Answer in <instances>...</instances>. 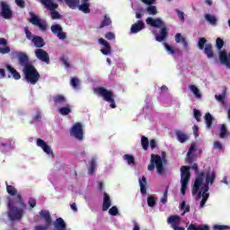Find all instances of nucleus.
<instances>
[{
  "mask_svg": "<svg viewBox=\"0 0 230 230\" xmlns=\"http://www.w3.org/2000/svg\"><path fill=\"white\" fill-rule=\"evenodd\" d=\"M146 24L148 26H152L153 28H160V33L155 36V40L157 42H163L164 40H166L168 39V27L166 26V23L163 22L162 19L156 18L154 19L152 17H147L146 19Z\"/></svg>",
  "mask_w": 230,
  "mask_h": 230,
  "instance_id": "f257e3e1",
  "label": "nucleus"
},
{
  "mask_svg": "<svg viewBox=\"0 0 230 230\" xmlns=\"http://www.w3.org/2000/svg\"><path fill=\"white\" fill-rule=\"evenodd\" d=\"M7 217L12 222L15 220H21L24 217V209L19 208L13 204L12 198H7Z\"/></svg>",
  "mask_w": 230,
  "mask_h": 230,
  "instance_id": "f03ea898",
  "label": "nucleus"
},
{
  "mask_svg": "<svg viewBox=\"0 0 230 230\" xmlns=\"http://www.w3.org/2000/svg\"><path fill=\"white\" fill-rule=\"evenodd\" d=\"M22 73L25 76V80L32 85H35V84L40 80V74H39V71L33 64L26 65L22 69Z\"/></svg>",
  "mask_w": 230,
  "mask_h": 230,
  "instance_id": "7ed1b4c3",
  "label": "nucleus"
},
{
  "mask_svg": "<svg viewBox=\"0 0 230 230\" xmlns=\"http://www.w3.org/2000/svg\"><path fill=\"white\" fill-rule=\"evenodd\" d=\"M191 167L182 165L180 169L181 172V195H186V190H188V183L190 182V178L191 177V173L190 172Z\"/></svg>",
  "mask_w": 230,
  "mask_h": 230,
  "instance_id": "20e7f679",
  "label": "nucleus"
},
{
  "mask_svg": "<svg viewBox=\"0 0 230 230\" xmlns=\"http://www.w3.org/2000/svg\"><path fill=\"white\" fill-rule=\"evenodd\" d=\"M191 170H194L196 173V180L194 181V185L192 188V195H197L199 193V190H200V186H202V182H204V177H206V172H199V164H193L191 165Z\"/></svg>",
  "mask_w": 230,
  "mask_h": 230,
  "instance_id": "39448f33",
  "label": "nucleus"
},
{
  "mask_svg": "<svg viewBox=\"0 0 230 230\" xmlns=\"http://www.w3.org/2000/svg\"><path fill=\"white\" fill-rule=\"evenodd\" d=\"M94 93H97L99 96H102L104 102H108V103H110L111 109H116V101H114L112 91H109L104 87H97L94 89Z\"/></svg>",
  "mask_w": 230,
  "mask_h": 230,
  "instance_id": "423d86ee",
  "label": "nucleus"
},
{
  "mask_svg": "<svg viewBox=\"0 0 230 230\" xmlns=\"http://www.w3.org/2000/svg\"><path fill=\"white\" fill-rule=\"evenodd\" d=\"M155 166L158 173H163V172H164L161 156L159 155H151L150 164L147 166V170L152 172L155 169Z\"/></svg>",
  "mask_w": 230,
  "mask_h": 230,
  "instance_id": "0eeeda50",
  "label": "nucleus"
},
{
  "mask_svg": "<svg viewBox=\"0 0 230 230\" xmlns=\"http://www.w3.org/2000/svg\"><path fill=\"white\" fill-rule=\"evenodd\" d=\"M208 40H206V38H199L198 42V48L199 49L204 50V53L208 57V58H213V57H215V53L213 52V45L211 43L206 44Z\"/></svg>",
  "mask_w": 230,
  "mask_h": 230,
  "instance_id": "6e6552de",
  "label": "nucleus"
},
{
  "mask_svg": "<svg viewBox=\"0 0 230 230\" xmlns=\"http://www.w3.org/2000/svg\"><path fill=\"white\" fill-rule=\"evenodd\" d=\"M40 2L47 10H50L52 19H60V13L56 11L58 8V4H55L53 0H40Z\"/></svg>",
  "mask_w": 230,
  "mask_h": 230,
  "instance_id": "1a4fd4ad",
  "label": "nucleus"
},
{
  "mask_svg": "<svg viewBox=\"0 0 230 230\" xmlns=\"http://www.w3.org/2000/svg\"><path fill=\"white\" fill-rule=\"evenodd\" d=\"M6 186V191L11 197H15L17 199V203L20 204V206L22 208V209H26V203H24V199H22V196L19 193H17V189H15L12 185H8V181H5Z\"/></svg>",
  "mask_w": 230,
  "mask_h": 230,
  "instance_id": "9d476101",
  "label": "nucleus"
},
{
  "mask_svg": "<svg viewBox=\"0 0 230 230\" xmlns=\"http://www.w3.org/2000/svg\"><path fill=\"white\" fill-rule=\"evenodd\" d=\"M70 136L78 139V141L84 140V126L80 122H76L70 130Z\"/></svg>",
  "mask_w": 230,
  "mask_h": 230,
  "instance_id": "9b49d317",
  "label": "nucleus"
},
{
  "mask_svg": "<svg viewBox=\"0 0 230 230\" xmlns=\"http://www.w3.org/2000/svg\"><path fill=\"white\" fill-rule=\"evenodd\" d=\"M0 4H1V13H0L1 17L7 20L12 19L13 17V12H12V9H10V5H8V4H6L4 1H1Z\"/></svg>",
  "mask_w": 230,
  "mask_h": 230,
  "instance_id": "f8f14e48",
  "label": "nucleus"
},
{
  "mask_svg": "<svg viewBox=\"0 0 230 230\" xmlns=\"http://www.w3.org/2000/svg\"><path fill=\"white\" fill-rule=\"evenodd\" d=\"M50 30L52 33H54V35H57L58 39H59L60 40H66V39H67V34L64 32L62 25L53 24L51 25Z\"/></svg>",
  "mask_w": 230,
  "mask_h": 230,
  "instance_id": "ddd939ff",
  "label": "nucleus"
},
{
  "mask_svg": "<svg viewBox=\"0 0 230 230\" xmlns=\"http://www.w3.org/2000/svg\"><path fill=\"white\" fill-rule=\"evenodd\" d=\"M13 55L18 58L19 65L22 66V67H26L28 65L31 66V63H30V58L25 52H13Z\"/></svg>",
  "mask_w": 230,
  "mask_h": 230,
  "instance_id": "4468645a",
  "label": "nucleus"
},
{
  "mask_svg": "<svg viewBox=\"0 0 230 230\" xmlns=\"http://www.w3.org/2000/svg\"><path fill=\"white\" fill-rule=\"evenodd\" d=\"M35 57L41 60V62H45V64H49V54L46 52V50L42 49H38L35 50Z\"/></svg>",
  "mask_w": 230,
  "mask_h": 230,
  "instance_id": "2eb2a0df",
  "label": "nucleus"
},
{
  "mask_svg": "<svg viewBox=\"0 0 230 230\" xmlns=\"http://www.w3.org/2000/svg\"><path fill=\"white\" fill-rule=\"evenodd\" d=\"M99 44L104 46L105 48L101 49V53H102V55L107 56L112 53V47H111V44L107 42V40H105L103 38L99 39Z\"/></svg>",
  "mask_w": 230,
  "mask_h": 230,
  "instance_id": "dca6fc26",
  "label": "nucleus"
},
{
  "mask_svg": "<svg viewBox=\"0 0 230 230\" xmlns=\"http://www.w3.org/2000/svg\"><path fill=\"white\" fill-rule=\"evenodd\" d=\"M5 70L7 71V73H9L7 75V78H10L12 76L13 80H21V74L17 72V70H15L13 66H12V65H6Z\"/></svg>",
  "mask_w": 230,
  "mask_h": 230,
  "instance_id": "f3484780",
  "label": "nucleus"
},
{
  "mask_svg": "<svg viewBox=\"0 0 230 230\" xmlns=\"http://www.w3.org/2000/svg\"><path fill=\"white\" fill-rule=\"evenodd\" d=\"M0 53L1 55H6L10 53V47L8 46V40L4 38H0Z\"/></svg>",
  "mask_w": 230,
  "mask_h": 230,
  "instance_id": "a211bd4d",
  "label": "nucleus"
},
{
  "mask_svg": "<svg viewBox=\"0 0 230 230\" xmlns=\"http://www.w3.org/2000/svg\"><path fill=\"white\" fill-rule=\"evenodd\" d=\"M37 146L42 148L43 152H45V154H48V155L53 154V151H51V147L48 146V144H46V142L42 138L37 139Z\"/></svg>",
  "mask_w": 230,
  "mask_h": 230,
  "instance_id": "6ab92c4d",
  "label": "nucleus"
},
{
  "mask_svg": "<svg viewBox=\"0 0 230 230\" xmlns=\"http://www.w3.org/2000/svg\"><path fill=\"white\" fill-rule=\"evenodd\" d=\"M142 30H145V22L141 20L137 21V22L131 25L130 32L131 33H139Z\"/></svg>",
  "mask_w": 230,
  "mask_h": 230,
  "instance_id": "aec40b11",
  "label": "nucleus"
},
{
  "mask_svg": "<svg viewBox=\"0 0 230 230\" xmlns=\"http://www.w3.org/2000/svg\"><path fill=\"white\" fill-rule=\"evenodd\" d=\"M167 222L171 225V227L173 229L174 227H177L179 224H181V217L179 215L170 216L167 218Z\"/></svg>",
  "mask_w": 230,
  "mask_h": 230,
  "instance_id": "412c9836",
  "label": "nucleus"
},
{
  "mask_svg": "<svg viewBox=\"0 0 230 230\" xmlns=\"http://www.w3.org/2000/svg\"><path fill=\"white\" fill-rule=\"evenodd\" d=\"M219 60L221 64H225V66H230V54L227 55L226 50H222L219 52Z\"/></svg>",
  "mask_w": 230,
  "mask_h": 230,
  "instance_id": "4be33fe9",
  "label": "nucleus"
},
{
  "mask_svg": "<svg viewBox=\"0 0 230 230\" xmlns=\"http://www.w3.org/2000/svg\"><path fill=\"white\" fill-rule=\"evenodd\" d=\"M111 206H112V201L111 200V196L107 192L103 193V202H102V211H107Z\"/></svg>",
  "mask_w": 230,
  "mask_h": 230,
  "instance_id": "5701e85b",
  "label": "nucleus"
},
{
  "mask_svg": "<svg viewBox=\"0 0 230 230\" xmlns=\"http://www.w3.org/2000/svg\"><path fill=\"white\" fill-rule=\"evenodd\" d=\"M52 101L54 102V105H64V103L67 102V99L63 94L53 96Z\"/></svg>",
  "mask_w": 230,
  "mask_h": 230,
  "instance_id": "b1692460",
  "label": "nucleus"
},
{
  "mask_svg": "<svg viewBox=\"0 0 230 230\" xmlns=\"http://www.w3.org/2000/svg\"><path fill=\"white\" fill-rule=\"evenodd\" d=\"M54 227L57 230H67V226L66 225V222L64 221V219L62 217H58L56 219Z\"/></svg>",
  "mask_w": 230,
  "mask_h": 230,
  "instance_id": "393cba45",
  "label": "nucleus"
},
{
  "mask_svg": "<svg viewBox=\"0 0 230 230\" xmlns=\"http://www.w3.org/2000/svg\"><path fill=\"white\" fill-rule=\"evenodd\" d=\"M58 112H59L61 116H69V114L73 112V108L71 107V105L66 104L64 107H60L58 110Z\"/></svg>",
  "mask_w": 230,
  "mask_h": 230,
  "instance_id": "a878e982",
  "label": "nucleus"
},
{
  "mask_svg": "<svg viewBox=\"0 0 230 230\" xmlns=\"http://www.w3.org/2000/svg\"><path fill=\"white\" fill-rule=\"evenodd\" d=\"M205 175H206V182H205L206 184H211V185L215 184V179H217V173H215V172H207Z\"/></svg>",
  "mask_w": 230,
  "mask_h": 230,
  "instance_id": "bb28decb",
  "label": "nucleus"
},
{
  "mask_svg": "<svg viewBox=\"0 0 230 230\" xmlns=\"http://www.w3.org/2000/svg\"><path fill=\"white\" fill-rule=\"evenodd\" d=\"M32 42L36 48H44L46 46V42H44V39L40 36H34L32 39Z\"/></svg>",
  "mask_w": 230,
  "mask_h": 230,
  "instance_id": "cd10ccee",
  "label": "nucleus"
},
{
  "mask_svg": "<svg viewBox=\"0 0 230 230\" xmlns=\"http://www.w3.org/2000/svg\"><path fill=\"white\" fill-rule=\"evenodd\" d=\"M40 215L41 218H44L47 226H51V215L49 214V211L41 210Z\"/></svg>",
  "mask_w": 230,
  "mask_h": 230,
  "instance_id": "c85d7f7f",
  "label": "nucleus"
},
{
  "mask_svg": "<svg viewBox=\"0 0 230 230\" xmlns=\"http://www.w3.org/2000/svg\"><path fill=\"white\" fill-rule=\"evenodd\" d=\"M140 193L142 195H146V177L142 176V179H139Z\"/></svg>",
  "mask_w": 230,
  "mask_h": 230,
  "instance_id": "c756f323",
  "label": "nucleus"
},
{
  "mask_svg": "<svg viewBox=\"0 0 230 230\" xmlns=\"http://www.w3.org/2000/svg\"><path fill=\"white\" fill-rule=\"evenodd\" d=\"M175 42L176 44H180V42H181L184 48H188V40H186V38L182 37V34L181 33L175 34Z\"/></svg>",
  "mask_w": 230,
  "mask_h": 230,
  "instance_id": "7c9ffc66",
  "label": "nucleus"
},
{
  "mask_svg": "<svg viewBox=\"0 0 230 230\" xmlns=\"http://www.w3.org/2000/svg\"><path fill=\"white\" fill-rule=\"evenodd\" d=\"M65 3L68 8L76 10V8H78V4H80V0H65Z\"/></svg>",
  "mask_w": 230,
  "mask_h": 230,
  "instance_id": "2f4dec72",
  "label": "nucleus"
},
{
  "mask_svg": "<svg viewBox=\"0 0 230 230\" xmlns=\"http://www.w3.org/2000/svg\"><path fill=\"white\" fill-rule=\"evenodd\" d=\"M79 12L83 13H91V4H82L77 6Z\"/></svg>",
  "mask_w": 230,
  "mask_h": 230,
  "instance_id": "473e14b6",
  "label": "nucleus"
},
{
  "mask_svg": "<svg viewBox=\"0 0 230 230\" xmlns=\"http://www.w3.org/2000/svg\"><path fill=\"white\" fill-rule=\"evenodd\" d=\"M29 15H30L29 22H31V24H33L34 26H37L40 24V19H39V17L35 15L33 12H30Z\"/></svg>",
  "mask_w": 230,
  "mask_h": 230,
  "instance_id": "72a5a7b5",
  "label": "nucleus"
},
{
  "mask_svg": "<svg viewBox=\"0 0 230 230\" xmlns=\"http://www.w3.org/2000/svg\"><path fill=\"white\" fill-rule=\"evenodd\" d=\"M205 19L207 22H209V24H212V26H216L217 22H218V20L216 16H213L209 13L205 14Z\"/></svg>",
  "mask_w": 230,
  "mask_h": 230,
  "instance_id": "f704fd0d",
  "label": "nucleus"
},
{
  "mask_svg": "<svg viewBox=\"0 0 230 230\" xmlns=\"http://www.w3.org/2000/svg\"><path fill=\"white\" fill-rule=\"evenodd\" d=\"M176 137L177 141H179L180 143H186L188 139V135H186V133H182V131H177Z\"/></svg>",
  "mask_w": 230,
  "mask_h": 230,
  "instance_id": "c9c22d12",
  "label": "nucleus"
},
{
  "mask_svg": "<svg viewBox=\"0 0 230 230\" xmlns=\"http://www.w3.org/2000/svg\"><path fill=\"white\" fill-rule=\"evenodd\" d=\"M226 93H227V90L225 89L222 93V94H219V95H215V99L217 101V102H220V103L222 105H226Z\"/></svg>",
  "mask_w": 230,
  "mask_h": 230,
  "instance_id": "e433bc0d",
  "label": "nucleus"
},
{
  "mask_svg": "<svg viewBox=\"0 0 230 230\" xmlns=\"http://www.w3.org/2000/svg\"><path fill=\"white\" fill-rule=\"evenodd\" d=\"M112 24V20H111V17H109V15H104V18L102 22V23L100 24L99 28H105V26H111Z\"/></svg>",
  "mask_w": 230,
  "mask_h": 230,
  "instance_id": "4c0bfd02",
  "label": "nucleus"
},
{
  "mask_svg": "<svg viewBox=\"0 0 230 230\" xmlns=\"http://www.w3.org/2000/svg\"><path fill=\"white\" fill-rule=\"evenodd\" d=\"M95 170H96V158H92V160L90 161V164L88 166V173L90 175H93Z\"/></svg>",
  "mask_w": 230,
  "mask_h": 230,
  "instance_id": "58836bf2",
  "label": "nucleus"
},
{
  "mask_svg": "<svg viewBox=\"0 0 230 230\" xmlns=\"http://www.w3.org/2000/svg\"><path fill=\"white\" fill-rule=\"evenodd\" d=\"M205 121L207 128H211V127H213V116H211V113L208 112L205 114Z\"/></svg>",
  "mask_w": 230,
  "mask_h": 230,
  "instance_id": "ea45409f",
  "label": "nucleus"
},
{
  "mask_svg": "<svg viewBox=\"0 0 230 230\" xmlns=\"http://www.w3.org/2000/svg\"><path fill=\"white\" fill-rule=\"evenodd\" d=\"M227 134H229L227 132V126H226V124L221 125L219 137L225 139V137H227Z\"/></svg>",
  "mask_w": 230,
  "mask_h": 230,
  "instance_id": "a19ab883",
  "label": "nucleus"
},
{
  "mask_svg": "<svg viewBox=\"0 0 230 230\" xmlns=\"http://www.w3.org/2000/svg\"><path fill=\"white\" fill-rule=\"evenodd\" d=\"M164 45L166 51H168L170 55H173V53H179V49H175V47H172L168 45V43H164Z\"/></svg>",
  "mask_w": 230,
  "mask_h": 230,
  "instance_id": "79ce46f5",
  "label": "nucleus"
},
{
  "mask_svg": "<svg viewBox=\"0 0 230 230\" xmlns=\"http://www.w3.org/2000/svg\"><path fill=\"white\" fill-rule=\"evenodd\" d=\"M124 161H127L128 164H136V159L132 155H124Z\"/></svg>",
  "mask_w": 230,
  "mask_h": 230,
  "instance_id": "37998d69",
  "label": "nucleus"
},
{
  "mask_svg": "<svg viewBox=\"0 0 230 230\" xmlns=\"http://www.w3.org/2000/svg\"><path fill=\"white\" fill-rule=\"evenodd\" d=\"M187 230H209V226H208V225H204V226L197 228V226H195V225L191 224L189 226Z\"/></svg>",
  "mask_w": 230,
  "mask_h": 230,
  "instance_id": "c03bdc74",
  "label": "nucleus"
},
{
  "mask_svg": "<svg viewBox=\"0 0 230 230\" xmlns=\"http://www.w3.org/2000/svg\"><path fill=\"white\" fill-rule=\"evenodd\" d=\"M141 145H142V147L145 150H148V146L150 145V142L148 141V137H146L145 136H142V137H141Z\"/></svg>",
  "mask_w": 230,
  "mask_h": 230,
  "instance_id": "a18cd8bd",
  "label": "nucleus"
},
{
  "mask_svg": "<svg viewBox=\"0 0 230 230\" xmlns=\"http://www.w3.org/2000/svg\"><path fill=\"white\" fill-rule=\"evenodd\" d=\"M146 12L149 15H157V7L155 5H149L146 8Z\"/></svg>",
  "mask_w": 230,
  "mask_h": 230,
  "instance_id": "49530a36",
  "label": "nucleus"
},
{
  "mask_svg": "<svg viewBox=\"0 0 230 230\" xmlns=\"http://www.w3.org/2000/svg\"><path fill=\"white\" fill-rule=\"evenodd\" d=\"M190 89L196 98H200V91L199 90V88H197V86H195V84H190Z\"/></svg>",
  "mask_w": 230,
  "mask_h": 230,
  "instance_id": "de8ad7c7",
  "label": "nucleus"
},
{
  "mask_svg": "<svg viewBox=\"0 0 230 230\" xmlns=\"http://www.w3.org/2000/svg\"><path fill=\"white\" fill-rule=\"evenodd\" d=\"M70 85H72L74 89H78V86L80 85V79H78V77H73L70 80Z\"/></svg>",
  "mask_w": 230,
  "mask_h": 230,
  "instance_id": "09e8293b",
  "label": "nucleus"
},
{
  "mask_svg": "<svg viewBox=\"0 0 230 230\" xmlns=\"http://www.w3.org/2000/svg\"><path fill=\"white\" fill-rule=\"evenodd\" d=\"M157 204V199L154 198L153 196H149L147 198V205L149 208H154Z\"/></svg>",
  "mask_w": 230,
  "mask_h": 230,
  "instance_id": "8fccbe9b",
  "label": "nucleus"
},
{
  "mask_svg": "<svg viewBox=\"0 0 230 230\" xmlns=\"http://www.w3.org/2000/svg\"><path fill=\"white\" fill-rule=\"evenodd\" d=\"M61 64H64L65 67H71V63H69V58L63 56L59 58Z\"/></svg>",
  "mask_w": 230,
  "mask_h": 230,
  "instance_id": "3c124183",
  "label": "nucleus"
},
{
  "mask_svg": "<svg viewBox=\"0 0 230 230\" xmlns=\"http://www.w3.org/2000/svg\"><path fill=\"white\" fill-rule=\"evenodd\" d=\"M24 31H25V35H26V38L28 39V40L32 41L33 39H35V36H33V34L31 33V31H30L28 27H24Z\"/></svg>",
  "mask_w": 230,
  "mask_h": 230,
  "instance_id": "603ef678",
  "label": "nucleus"
},
{
  "mask_svg": "<svg viewBox=\"0 0 230 230\" xmlns=\"http://www.w3.org/2000/svg\"><path fill=\"white\" fill-rule=\"evenodd\" d=\"M181 209H183L182 215H184V214H186V213H190V208L189 205L186 206V201L183 200V201L181 202Z\"/></svg>",
  "mask_w": 230,
  "mask_h": 230,
  "instance_id": "864d4df0",
  "label": "nucleus"
},
{
  "mask_svg": "<svg viewBox=\"0 0 230 230\" xmlns=\"http://www.w3.org/2000/svg\"><path fill=\"white\" fill-rule=\"evenodd\" d=\"M118 213H119V211L118 210V207L116 206H113L109 209V214L112 217H117Z\"/></svg>",
  "mask_w": 230,
  "mask_h": 230,
  "instance_id": "5fc2aeb1",
  "label": "nucleus"
},
{
  "mask_svg": "<svg viewBox=\"0 0 230 230\" xmlns=\"http://www.w3.org/2000/svg\"><path fill=\"white\" fill-rule=\"evenodd\" d=\"M161 202L162 204H166V202H168V187L165 188L164 196L161 199Z\"/></svg>",
  "mask_w": 230,
  "mask_h": 230,
  "instance_id": "6e6d98bb",
  "label": "nucleus"
},
{
  "mask_svg": "<svg viewBox=\"0 0 230 230\" xmlns=\"http://www.w3.org/2000/svg\"><path fill=\"white\" fill-rule=\"evenodd\" d=\"M216 46L217 49H222L224 48V40L217 38L216 40Z\"/></svg>",
  "mask_w": 230,
  "mask_h": 230,
  "instance_id": "4d7b16f0",
  "label": "nucleus"
},
{
  "mask_svg": "<svg viewBox=\"0 0 230 230\" xmlns=\"http://www.w3.org/2000/svg\"><path fill=\"white\" fill-rule=\"evenodd\" d=\"M175 12H176V13H177V15H178L180 21H181V22H184V21H185V18H184V12H182V11H181V10H179V9H176Z\"/></svg>",
  "mask_w": 230,
  "mask_h": 230,
  "instance_id": "13d9d810",
  "label": "nucleus"
},
{
  "mask_svg": "<svg viewBox=\"0 0 230 230\" xmlns=\"http://www.w3.org/2000/svg\"><path fill=\"white\" fill-rule=\"evenodd\" d=\"M201 197L203 199L208 200V199H209V193L199 191L198 193V199H200Z\"/></svg>",
  "mask_w": 230,
  "mask_h": 230,
  "instance_id": "bf43d9fd",
  "label": "nucleus"
},
{
  "mask_svg": "<svg viewBox=\"0 0 230 230\" xmlns=\"http://www.w3.org/2000/svg\"><path fill=\"white\" fill-rule=\"evenodd\" d=\"M194 159H195V156L193 155L187 154V157H186L187 164H193Z\"/></svg>",
  "mask_w": 230,
  "mask_h": 230,
  "instance_id": "052dcab7",
  "label": "nucleus"
},
{
  "mask_svg": "<svg viewBox=\"0 0 230 230\" xmlns=\"http://www.w3.org/2000/svg\"><path fill=\"white\" fill-rule=\"evenodd\" d=\"M105 39H107V40H114V39H116V35L111 31H109L105 34Z\"/></svg>",
  "mask_w": 230,
  "mask_h": 230,
  "instance_id": "680f3d73",
  "label": "nucleus"
},
{
  "mask_svg": "<svg viewBox=\"0 0 230 230\" xmlns=\"http://www.w3.org/2000/svg\"><path fill=\"white\" fill-rule=\"evenodd\" d=\"M15 4L19 8H25L26 7V2L24 0H15Z\"/></svg>",
  "mask_w": 230,
  "mask_h": 230,
  "instance_id": "e2e57ef3",
  "label": "nucleus"
},
{
  "mask_svg": "<svg viewBox=\"0 0 230 230\" xmlns=\"http://www.w3.org/2000/svg\"><path fill=\"white\" fill-rule=\"evenodd\" d=\"M200 116H202V114L200 113V111L195 109L194 110V118L197 121H200Z\"/></svg>",
  "mask_w": 230,
  "mask_h": 230,
  "instance_id": "0e129e2a",
  "label": "nucleus"
},
{
  "mask_svg": "<svg viewBox=\"0 0 230 230\" xmlns=\"http://www.w3.org/2000/svg\"><path fill=\"white\" fill-rule=\"evenodd\" d=\"M214 148L216 150H222L224 148V146L220 143V141H215L214 142Z\"/></svg>",
  "mask_w": 230,
  "mask_h": 230,
  "instance_id": "69168bd1",
  "label": "nucleus"
},
{
  "mask_svg": "<svg viewBox=\"0 0 230 230\" xmlns=\"http://www.w3.org/2000/svg\"><path fill=\"white\" fill-rule=\"evenodd\" d=\"M28 204H29L30 208H35V206H37V200H35V199H33V198H30Z\"/></svg>",
  "mask_w": 230,
  "mask_h": 230,
  "instance_id": "338daca9",
  "label": "nucleus"
},
{
  "mask_svg": "<svg viewBox=\"0 0 230 230\" xmlns=\"http://www.w3.org/2000/svg\"><path fill=\"white\" fill-rule=\"evenodd\" d=\"M48 229H49V226L48 225L35 226V230H48Z\"/></svg>",
  "mask_w": 230,
  "mask_h": 230,
  "instance_id": "774afa93",
  "label": "nucleus"
}]
</instances>
